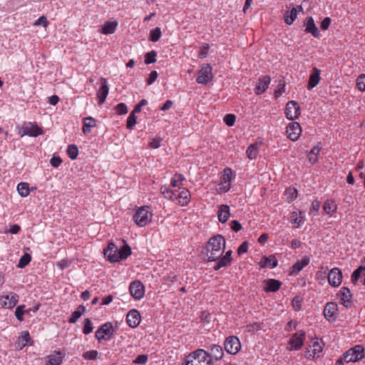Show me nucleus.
Masks as SVG:
<instances>
[{
  "label": "nucleus",
  "instance_id": "603ef678",
  "mask_svg": "<svg viewBox=\"0 0 365 365\" xmlns=\"http://www.w3.org/2000/svg\"><path fill=\"white\" fill-rule=\"evenodd\" d=\"M136 119L137 117L135 116V113H130L129 116L127 118V128L129 130H132L135 125L136 124Z\"/></svg>",
  "mask_w": 365,
  "mask_h": 365
},
{
  "label": "nucleus",
  "instance_id": "864d4df0",
  "mask_svg": "<svg viewBox=\"0 0 365 365\" xmlns=\"http://www.w3.org/2000/svg\"><path fill=\"white\" fill-rule=\"evenodd\" d=\"M93 327L92 325V322L89 319H86L84 320V325L83 328V333L84 334H89L93 331Z\"/></svg>",
  "mask_w": 365,
  "mask_h": 365
},
{
  "label": "nucleus",
  "instance_id": "72a5a7b5",
  "mask_svg": "<svg viewBox=\"0 0 365 365\" xmlns=\"http://www.w3.org/2000/svg\"><path fill=\"white\" fill-rule=\"evenodd\" d=\"M64 354L61 351H54L53 354L47 356L48 361L46 365H60L62 363Z\"/></svg>",
  "mask_w": 365,
  "mask_h": 365
},
{
  "label": "nucleus",
  "instance_id": "774afa93",
  "mask_svg": "<svg viewBox=\"0 0 365 365\" xmlns=\"http://www.w3.org/2000/svg\"><path fill=\"white\" fill-rule=\"evenodd\" d=\"M62 163L60 157L53 156L50 160V163L53 168H58Z\"/></svg>",
  "mask_w": 365,
  "mask_h": 365
},
{
  "label": "nucleus",
  "instance_id": "dca6fc26",
  "mask_svg": "<svg viewBox=\"0 0 365 365\" xmlns=\"http://www.w3.org/2000/svg\"><path fill=\"white\" fill-rule=\"evenodd\" d=\"M19 295L16 293L3 295L0 297V304L4 308L12 309L19 302Z\"/></svg>",
  "mask_w": 365,
  "mask_h": 365
},
{
  "label": "nucleus",
  "instance_id": "4c0bfd02",
  "mask_svg": "<svg viewBox=\"0 0 365 365\" xmlns=\"http://www.w3.org/2000/svg\"><path fill=\"white\" fill-rule=\"evenodd\" d=\"M116 21H107L101 29V33L106 35L113 34L117 28Z\"/></svg>",
  "mask_w": 365,
  "mask_h": 365
},
{
  "label": "nucleus",
  "instance_id": "b1692460",
  "mask_svg": "<svg viewBox=\"0 0 365 365\" xmlns=\"http://www.w3.org/2000/svg\"><path fill=\"white\" fill-rule=\"evenodd\" d=\"M321 71L317 68H313L312 70V73L309 75L308 84H307V88L309 90H312L314 87H316L321 79Z\"/></svg>",
  "mask_w": 365,
  "mask_h": 365
},
{
  "label": "nucleus",
  "instance_id": "c9c22d12",
  "mask_svg": "<svg viewBox=\"0 0 365 365\" xmlns=\"http://www.w3.org/2000/svg\"><path fill=\"white\" fill-rule=\"evenodd\" d=\"M304 211H299V212H292L290 214L291 222L292 224L297 225V227H300L301 225L303 224V218L304 217Z\"/></svg>",
  "mask_w": 365,
  "mask_h": 365
},
{
  "label": "nucleus",
  "instance_id": "f03ea898",
  "mask_svg": "<svg viewBox=\"0 0 365 365\" xmlns=\"http://www.w3.org/2000/svg\"><path fill=\"white\" fill-rule=\"evenodd\" d=\"M160 192L166 199L171 201L177 200L181 206H186L190 201V192L185 187L171 190L166 186H163Z\"/></svg>",
  "mask_w": 365,
  "mask_h": 365
},
{
  "label": "nucleus",
  "instance_id": "c85d7f7f",
  "mask_svg": "<svg viewBox=\"0 0 365 365\" xmlns=\"http://www.w3.org/2000/svg\"><path fill=\"white\" fill-rule=\"evenodd\" d=\"M338 310V306L334 302H328L324 309V317L328 320L334 319V316Z\"/></svg>",
  "mask_w": 365,
  "mask_h": 365
},
{
  "label": "nucleus",
  "instance_id": "473e14b6",
  "mask_svg": "<svg viewBox=\"0 0 365 365\" xmlns=\"http://www.w3.org/2000/svg\"><path fill=\"white\" fill-rule=\"evenodd\" d=\"M230 215V207L227 205H220L217 212L219 221L222 223L226 222L229 219Z\"/></svg>",
  "mask_w": 365,
  "mask_h": 365
},
{
  "label": "nucleus",
  "instance_id": "3c124183",
  "mask_svg": "<svg viewBox=\"0 0 365 365\" xmlns=\"http://www.w3.org/2000/svg\"><path fill=\"white\" fill-rule=\"evenodd\" d=\"M157 53L155 51H151L145 54V64L153 63L156 61Z\"/></svg>",
  "mask_w": 365,
  "mask_h": 365
},
{
  "label": "nucleus",
  "instance_id": "f257e3e1",
  "mask_svg": "<svg viewBox=\"0 0 365 365\" xmlns=\"http://www.w3.org/2000/svg\"><path fill=\"white\" fill-rule=\"evenodd\" d=\"M225 249V239L217 235L212 237L206 246V256L209 262H217Z\"/></svg>",
  "mask_w": 365,
  "mask_h": 365
},
{
  "label": "nucleus",
  "instance_id": "6e6d98bb",
  "mask_svg": "<svg viewBox=\"0 0 365 365\" xmlns=\"http://www.w3.org/2000/svg\"><path fill=\"white\" fill-rule=\"evenodd\" d=\"M356 85L359 90L365 91V74H361L357 78Z\"/></svg>",
  "mask_w": 365,
  "mask_h": 365
},
{
  "label": "nucleus",
  "instance_id": "de8ad7c7",
  "mask_svg": "<svg viewBox=\"0 0 365 365\" xmlns=\"http://www.w3.org/2000/svg\"><path fill=\"white\" fill-rule=\"evenodd\" d=\"M161 30L159 27H156L151 30L150 32V41L152 42H157L161 36Z\"/></svg>",
  "mask_w": 365,
  "mask_h": 365
},
{
  "label": "nucleus",
  "instance_id": "a19ab883",
  "mask_svg": "<svg viewBox=\"0 0 365 365\" xmlns=\"http://www.w3.org/2000/svg\"><path fill=\"white\" fill-rule=\"evenodd\" d=\"M17 191L21 197H26L30 194L29 185L27 182H20L17 185Z\"/></svg>",
  "mask_w": 365,
  "mask_h": 365
},
{
  "label": "nucleus",
  "instance_id": "7ed1b4c3",
  "mask_svg": "<svg viewBox=\"0 0 365 365\" xmlns=\"http://www.w3.org/2000/svg\"><path fill=\"white\" fill-rule=\"evenodd\" d=\"M103 253L110 262H117L126 259L131 253V248L129 245H125L118 249L115 243L110 242L106 249H104Z\"/></svg>",
  "mask_w": 365,
  "mask_h": 365
},
{
  "label": "nucleus",
  "instance_id": "58836bf2",
  "mask_svg": "<svg viewBox=\"0 0 365 365\" xmlns=\"http://www.w3.org/2000/svg\"><path fill=\"white\" fill-rule=\"evenodd\" d=\"M85 311L86 307L83 305H79L77 309L71 314L70 318L68 319V322L71 324H75L85 312Z\"/></svg>",
  "mask_w": 365,
  "mask_h": 365
},
{
  "label": "nucleus",
  "instance_id": "39448f33",
  "mask_svg": "<svg viewBox=\"0 0 365 365\" xmlns=\"http://www.w3.org/2000/svg\"><path fill=\"white\" fill-rule=\"evenodd\" d=\"M324 346V344L321 339H312L306 347L305 358L309 360L320 358L323 355Z\"/></svg>",
  "mask_w": 365,
  "mask_h": 365
},
{
  "label": "nucleus",
  "instance_id": "69168bd1",
  "mask_svg": "<svg viewBox=\"0 0 365 365\" xmlns=\"http://www.w3.org/2000/svg\"><path fill=\"white\" fill-rule=\"evenodd\" d=\"M158 76V74L157 71H151L150 73L149 74V77L148 78V79L146 81L148 85L153 84L157 79Z\"/></svg>",
  "mask_w": 365,
  "mask_h": 365
},
{
  "label": "nucleus",
  "instance_id": "4d7b16f0",
  "mask_svg": "<svg viewBox=\"0 0 365 365\" xmlns=\"http://www.w3.org/2000/svg\"><path fill=\"white\" fill-rule=\"evenodd\" d=\"M236 120V117L234 114H227L224 117V122L228 126H232Z\"/></svg>",
  "mask_w": 365,
  "mask_h": 365
},
{
  "label": "nucleus",
  "instance_id": "4468645a",
  "mask_svg": "<svg viewBox=\"0 0 365 365\" xmlns=\"http://www.w3.org/2000/svg\"><path fill=\"white\" fill-rule=\"evenodd\" d=\"M300 106L294 101H290L286 106V117L291 120L297 119L300 115Z\"/></svg>",
  "mask_w": 365,
  "mask_h": 365
},
{
  "label": "nucleus",
  "instance_id": "ea45409f",
  "mask_svg": "<svg viewBox=\"0 0 365 365\" xmlns=\"http://www.w3.org/2000/svg\"><path fill=\"white\" fill-rule=\"evenodd\" d=\"M336 209L337 206L333 200H327L324 202L323 210L327 214L332 215L336 212Z\"/></svg>",
  "mask_w": 365,
  "mask_h": 365
},
{
  "label": "nucleus",
  "instance_id": "0eeeda50",
  "mask_svg": "<svg viewBox=\"0 0 365 365\" xmlns=\"http://www.w3.org/2000/svg\"><path fill=\"white\" fill-rule=\"evenodd\" d=\"M365 357L364 349L360 346H355L344 354V359L346 362H356Z\"/></svg>",
  "mask_w": 365,
  "mask_h": 365
},
{
  "label": "nucleus",
  "instance_id": "8fccbe9b",
  "mask_svg": "<svg viewBox=\"0 0 365 365\" xmlns=\"http://www.w3.org/2000/svg\"><path fill=\"white\" fill-rule=\"evenodd\" d=\"M98 354L99 353L96 350H91L84 352L82 356L86 360H96Z\"/></svg>",
  "mask_w": 365,
  "mask_h": 365
},
{
  "label": "nucleus",
  "instance_id": "f3484780",
  "mask_svg": "<svg viewBox=\"0 0 365 365\" xmlns=\"http://www.w3.org/2000/svg\"><path fill=\"white\" fill-rule=\"evenodd\" d=\"M233 179V173L231 168L224 169L222 175V187L220 188L222 192H227L231 187V182Z\"/></svg>",
  "mask_w": 365,
  "mask_h": 365
},
{
  "label": "nucleus",
  "instance_id": "cd10ccee",
  "mask_svg": "<svg viewBox=\"0 0 365 365\" xmlns=\"http://www.w3.org/2000/svg\"><path fill=\"white\" fill-rule=\"evenodd\" d=\"M305 27L306 32L310 33L314 37L319 38L320 36L319 31L312 17L309 16L306 19Z\"/></svg>",
  "mask_w": 365,
  "mask_h": 365
},
{
  "label": "nucleus",
  "instance_id": "09e8293b",
  "mask_svg": "<svg viewBox=\"0 0 365 365\" xmlns=\"http://www.w3.org/2000/svg\"><path fill=\"white\" fill-rule=\"evenodd\" d=\"M31 260V257L29 254L25 253L20 258L19 263H18V267L19 268H24L27 264H29V262Z\"/></svg>",
  "mask_w": 365,
  "mask_h": 365
},
{
  "label": "nucleus",
  "instance_id": "f704fd0d",
  "mask_svg": "<svg viewBox=\"0 0 365 365\" xmlns=\"http://www.w3.org/2000/svg\"><path fill=\"white\" fill-rule=\"evenodd\" d=\"M360 277H363L362 283L365 285V267L363 265L359 266L353 272L351 277V282L356 284Z\"/></svg>",
  "mask_w": 365,
  "mask_h": 365
},
{
  "label": "nucleus",
  "instance_id": "052dcab7",
  "mask_svg": "<svg viewBox=\"0 0 365 365\" xmlns=\"http://www.w3.org/2000/svg\"><path fill=\"white\" fill-rule=\"evenodd\" d=\"M302 297H299V296H296L292 299V306H293L294 309L296 311H298V310L301 309V308H302Z\"/></svg>",
  "mask_w": 365,
  "mask_h": 365
},
{
  "label": "nucleus",
  "instance_id": "423d86ee",
  "mask_svg": "<svg viewBox=\"0 0 365 365\" xmlns=\"http://www.w3.org/2000/svg\"><path fill=\"white\" fill-rule=\"evenodd\" d=\"M153 214L148 206L138 208L134 215L135 222L140 227H144L151 222Z\"/></svg>",
  "mask_w": 365,
  "mask_h": 365
},
{
  "label": "nucleus",
  "instance_id": "9b49d317",
  "mask_svg": "<svg viewBox=\"0 0 365 365\" xmlns=\"http://www.w3.org/2000/svg\"><path fill=\"white\" fill-rule=\"evenodd\" d=\"M224 346L226 351L232 355L237 354L241 349L240 341L235 336L227 337L225 341Z\"/></svg>",
  "mask_w": 365,
  "mask_h": 365
},
{
  "label": "nucleus",
  "instance_id": "a18cd8bd",
  "mask_svg": "<svg viewBox=\"0 0 365 365\" xmlns=\"http://www.w3.org/2000/svg\"><path fill=\"white\" fill-rule=\"evenodd\" d=\"M185 180V177L180 173H175L174 176L170 180V185L173 187H180L178 185L179 182Z\"/></svg>",
  "mask_w": 365,
  "mask_h": 365
},
{
  "label": "nucleus",
  "instance_id": "412c9836",
  "mask_svg": "<svg viewBox=\"0 0 365 365\" xmlns=\"http://www.w3.org/2000/svg\"><path fill=\"white\" fill-rule=\"evenodd\" d=\"M271 78L268 76H263L259 78L257 85L255 88L256 95H261L264 93L270 84Z\"/></svg>",
  "mask_w": 365,
  "mask_h": 365
},
{
  "label": "nucleus",
  "instance_id": "9d476101",
  "mask_svg": "<svg viewBox=\"0 0 365 365\" xmlns=\"http://www.w3.org/2000/svg\"><path fill=\"white\" fill-rule=\"evenodd\" d=\"M212 78V68L210 64L205 63L199 70L196 81L200 84L206 85L211 81Z\"/></svg>",
  "mask_w": 365,
  "mask_h": 365
},
{
  "label": "nucleus",
  "instance_id": "e2e57ef3",
  "mask_svg": "<svg viewBox=\"0 0 365 365\" xmlns=\"http://www.w3.org/2000/svg\"><path fill=\"white\" fill-rule=\"evenodd\" d=\"M285 92V84L284 83H279L277 88L274 91V97L277 98Z\"/></svg>",
  "mask_w": 365,
  "mask_h": 365
},
{
  "label": "nucleus",
  "instance_id": "6e6552de",
  "mask_svg": "<svg viewBox=\"0 0 365 365\" xmlns=\"http://www.w3.org/2000/svg\"><path fill=\"white\" fill-rule=\"evenodd\" d=\"M114 334V329L110 322L102 324L96 331L95 336L98 341L110 340Z\"/></svg>",
  "mask_w": 365,
  "mask_h": 365
},
{
  "label": "nucleus",
  "instance_id": "a211bd4d",
  "mask_svg": "<svg viewBox=\"0 0 365 365\" xmlns=\"http://www.w3.org/2000/svg\"><path fill=\"white\" fill-rule=\"evenodd\" d=\"M288 138L292 140L295 141L298 140L302 133V128L299 123L293 122L289 123L287 126V130Z\"/></svg>",
  "mask_w": 365,
  "mask_h": 365
},
{
  "label": "nucleus",
  "instance_id": "bb28decb",
  "mask_svg": "<svg viewBox=\"0 0 365 365\" xmlns=\"http://www.w3.org/2000/svg\"><path fill=\"white\" fill-rule=\"evenodd\" d=\"M263 283L264 284L263 289L266 292H276L279 289L282 285L280 281L274 279H265Z\"/></svg>",
  "mask_w": 365,
  "mask_h": 365
},
{
  "label": "nucleus",
  "instance_id": "49530a36",
  "mask_svg": "<svg viewBox=\"0 0 365 365\" xmlns=\"http://www.w3.org/2000/svg\"><path fill=\"white\" fill-rule=\"evenodd\" d=\"M67 154L71 160H75L78 155V148L74 145H69L67 148Z\"/></svg>",
  "mask_w": 365,
  "mask_h": 365
},
{
  "label": "nucleus",
  "instance_id": "680f3d73",
  "mask_svg": "<svg viewBox=\"0 0 365 365\" xmlns=\"http://www.w3.org/2000/svg\"><path fill=\"white\" fill-rule=\"evenodd\" d=\"M48 24V21L46 16H40L34 23V26H40L42 25L43 27H47Z\"/></svg>",
  "mask_w": 365,
  "mask_h": 365
},
{
  "label": "nucleus",
  "instance_id": "6ab92c4d",
  "mask_svg": "<svg viewBox=\"0 0 365 365\" xmlns=\"http://www.w3.org/2000/svg\"><path fill=\"white\" fill-rule=\"evenodd\" d=\"M337 296L341 302V304H343L344 307H347L351 304L352 294L349 288L346 287H342L340 289Z\"/></svg>",
  "mask_w": 365,
  "mask_h": 365
},
{
  "label": "nucleus",
  "instance_id": "393cba45",
  "mask_svg": "<svg viewBox=\"0 0 365 365\" xmlns=\"http://www.w3.org/2000/svg\"><path fill=\"white\" fill-rule=\"evenodd\" d=\"M101 86L98 91L97 97L98 99V103L102 104L105 102L106 98L109 92V88L106 78H102L101 79Z\"/></svg>",
  "mask_w": 365,
  "mask_h": 365
},
{
  "label": "nucleus",
  "instance_id": "5fc2aeb1",
  "mask_svg": "<svg viewBox=\"0 0 365 365\" xmlns=\"http://www.w3.org/2000/svg\"><path fill=\"white\" fill-rule=\"evenodd\" d=\"M286 195L289 201H293L297 197V190L295 188L289 187L286 190Z\"/></svg>",
  "mask_w": 365,
  "mask_h": 365
},
{
  "label": "nucleus",
  "instance_id": "37998d69",
  "mask_svg": "<svg viewBox=\"0 0 365 365\" xmlns=\"http://www.w3.org/2000/svg\"><path fill=\"white\" fill-rule=\"evenodd\" d=\"M247 157L250 160L255 159L258 155V149L257 145L252 144L250 145L247 151H246Z\"/></svg>",
  "mask_w": 365,
  "mask_h": 365
},
{
  "label": "nucleus",
  "instance_id": "ddd939ff",
  "mask_svg": "<svg viewBox=\"0 0 365 365\" xmlns=\"http://www.w3.org/2000/svg\"><path fill=\"white\" fill-rule=\"evenodd\" d=\"M129 292L135 299L139 300L144 297L145 287L141 282L135 280L130 284Z\"/></svg>",
  "mask_w": 365,
  "mask_h": 365
},
{
  "label": "nucleus",
  "instance_id": "f8f14e48",
  "mask_svg": "<svg viewBox=\"0 0 365 365\" xmlns=\"http://www.w3.org/2000/svg\"><path fill=\"white\" fill-rule=\"evenodd\" d=\"M43 133L42 130L36 125L31 123L25 124L19 129V134L23 137L29 135L31 137H37Z\"/></svg>",
  "mask_w": 365,
  "mask_h": 365
},
{
  "label": "nucleus",
  "instance_id": "338daca9",
  "mask_svg": "<svg viewBox=\"0 0 365 365\" xmlns=\"http://www.w3.org/2000/svg\"><path fill=\"white\" fill-rule=\"evenodd\" d=\"M320 207V202L319 200H314L311 205L310 213L315 215L314 212H317Z\"/></svg>",
  "mask_w": 365,
  "mask_h": 365
},
{
  "label": "nucleus",
  "instance_id": "e433bc0d",
  "mask_svg": "<svg viewBox=\"0 0 365 365\" xmlns=\"http://www.w3.org/2000/svg\"><path fill=\"white\" fill-rule=\"evenodd\" d=\"M96 126V120L93 117H86L83 119V132L85 134L89 133L91 128Z\"/></svg>",
  "mask_w": 365,
  "mask_h": 365
},
{
  "label": "nucleus",
  "instance_id": "1a4fd4ad",
  "mask_svg": "<svg viewBox=\"0 0 365 365\" xmlns=\"http://www.w3.org/2000/svg\"><path fill=\"white\" fill-rule=\"evenodd\" d=\"M306 339V334L304 331L294 333L289 340L287 349L289 351L299 350L304 345Z\"/></svg>",
  "mask_w": 365,
  "mask_h": 365
},
{
  "label": "nucleus",
  "instance_id": "20e7f679",
  "mask_svg": "<svg viewBox=\"0 0 365 365\" xmlns=\"http://www.w3.org/2000/svg\"><path fill=\"white\" fill-rule=\"evenodd\" d=\"M185 365H211L208 351L198 349L191 352L185 359Z\"/></svg>",
  "mask_w": 365,
  "mask_h": 365
},
{
  "label": "nucleus",
  "instance_id": "bf43d9fd",
  "mask_svg": "<svg viewBox=\"0 0 365 365\" xmlns=\"http://www.w3.org/2000/svg\"><path fill=\"white\" fill-rule=\"evenodd\" d=\"M115 112L118 114V115H123V114H125L128 113V108H127V106L123 103H118L115 108Z\"/></svg>",
  "mask_w": 365,
  "mask_h": 365
},
{
  "label": "nucleus",
  "instance_id": "2f4dec72",
  "mask_svg": "<svg viewBox=\"0 0 365 365\" xmlns=\"http://www.w3.org/2000/svg\"><path fill=\"white\" fill-rule=\"evenodd\" d=\"M302 10L301 6H297L287 11L284 14V22L288 25L292 24L297 16L298 12Z\"/></svg>",
  "mask_w": 365,
  "mask_h": 365
},
{
  "label": "nucleus",
  "instance_id": "79ce46f5",
  "mask_svg": "<svg viewBox=\"0 0 365 365\" xmlns=\"http://www.w3.org/2000/svg\"><path fill=\"white\" fill-rule=\"evenodd\" d=\"M321 147L319 146V144L314 146L309 153L308 154V158L310 163L314 164L317 162L318 160V155L320 152Z\"/></svg>",
  "mask_w": 365,
  "mask_h": 365
},
{
  "label": "nucleus",
  "instance_id": "5701e85b",
  "mask_svg": "<svg viewBox=\"0 0 365 365\" xmlns=\"http://www.w3.org/2000/svg\"><path fill=\"white\" fill-rule=\"evenodd\" d=\"M33 341L30 336L29 332L28 331H24L21 332V336L18 338L16 341L15 346L16 348L19 350H21L24 347H25L27 344L32 345Z\"/></svg>",
  "mask_w": 365,
  "mask_h": 365
},
{
  "label": "nucleus",
  "instance_id": "7c9ffc66",
  "mask_svg": "<svg viewBox=\"0 0 365 365\" xmlns=\"http://www.w3.org/2000/svg\"><path fill=\"white\" fill-rule=\"evenodd\" d=\"M310 259L308 257H304L302 260L297 261L292 267L291 274L297 275L304 267L309 264Z\"/></svg>",
  "mask_w": 365,
  "mask_h": 365
},
{
  "label": "nucleus",
  "instance_id": "13d9d810",
  "mask_svg": "<svg viewBox=\"0 0 365 365\" xmlns=\"http://www.w3.org/2000/svg\"><path fill=\"white\" fill-rule=\"evenodd\" d=\"M148 356L147 354H141L138 356L133 361V363L136 364L144 365L147 363Z\"/></svg>",
  "mask_w": 365,
  "mask_h": 365
},
{
  "label": "nucleus",
  "instance_id": "aec40b11",
  "mask_svg": "<svg viewBox=\"0 0 365 365\" xmlns=\"http://www.w3.org/2000/svg\"><path fill=\"white\" fill-rule=\"evenodd\" d=\"M140 314L137 309H131L127 314L126 322L129 327L132 328L137 327L140 322Z\"/></svg>",
  "mask_w": 365,
  "mask_h": 365
},
{
  "label": "nucleus",
  "instance_id": "4be33fe9",
  "mask_svg": "<svg viewBox=\"0 0 365 365\" xmlns=\"http://www.w3.org/2000/svg\"><path fill=\"white\" fill-rule=\"evenodd\" d=\"M208 356L209 358H210L211 359V365H212L213 360L218 361L223 357V348L220 345H212L210 348V352H208Z\"/></svg>",
  "mask_w": 365,
  "mask_h": 365
},
{
  "label": "nucleus",
  "instance_id": "c03bdc74",
  "mask_svg": "<svg viewBox=\"0 0 365 365\" xmlns=\"http://www.w3.org/2000/svg\"><path fill=\"white\" fill-rule=\"evenodd\" d=\"M24 305L18 306L15 310V316L19 322L24 320V315L29 312V310L24 309Z\"/></svg>",
  "mask_w": 365,
  "mask_h": 365
},
{
  "label": "nucleus",
  "instance_id": "0e129e2a",
  "mask_svg": "<svg viewBox=\"0 0 365 365\" xmlns=\"http://www.w3.org/2000/svg\"><path fill=\"white\" fill-rule=\"evenodd\" d=\"M209 48L210 46L208 44L205 43L203 45L199 51L198 56L201 58H205L207 55Z\"/></svg>",
  "mask_w": 365,
  "mask_h": 365
},
{
  "label": "nucleus",
  "instance_id": "c756f323",
  "mask_svg": "<svg viewBox=\"0 0 365 365\" xmlns=\"http://www.w3.org/2000/svg\"><path fill=\"white\" fill-rule=\"evenodd\" d=\"M278 261L273 255L264 257L259 263V267L263 269L265 267L274 268L277 266Z\"/></svg>",
  "mask_w": 365,
  "mask_h": 365
},
{
  "label": "nucleus",
  "instance_id": "a878e982",
  "mask_svg": "<svg viewBox=\"0 0 365 365\" xmlns=\"http://www.w3.org/2000/svg\"><path fill=\"white\" fill-rule=\"evenodd\" d=\"M232 250H228L225 252V255H222L221 257H220L218 261L213 267V269L217 271L221 269L222 267L228 266L232 260Z\"/></svg>",
  "mask_w": 365,
  "mask_h": 365
},
{
  "label": "nucleus",
  "instance_id": "2eb2a0df",
  "mask_svg": "<svg viewBox=\"0 0 365 365\" xmlns=\"http://www.w3.org/2000/svg\"><path fill=\"white\" fill-rule=\"evenodd\" d=\"M327 277L329 284L331 287H337L341 284L343 277L341 270L334 267L329 271Z\"/></svg>",
  "mask_w": 365,
  "mask_h": 365
}]
</instances>
